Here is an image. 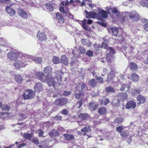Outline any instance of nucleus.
<instances>
[{"label": "nucleus", "instance_id": "11", "mask_svg": "<svg viewBox=\"0 0 148 148\" xmlns=\"http://www.w3.org/2000/svg\"><path fill=\"white\" fill-rule=\"evenodd\" d=\"M17 12L22 17L26 18L28 16L26 12L22 9L19 8L17 9Z\"/></svg>", "mask_w": 148, "mask_h": 148}, {"label": "nucleus", "instance_id": "7", "mask_svg": "<svg viewBox=\"0 0 148 148\" xmlns=\"http://www.w3.org/2000/svg\"><path fill=\"white\" fill-rule=\"evenodd\" d=\"M18 53H15L12 51L9 52L7 56L8 58L10 60L15 61L16 60L18 56Z\"/></svg>", "mask_w": 148, "mask_h": 148}, {"label": "nucleus", "instance_id": "30", "mask_svg": "<svg viewBox=\"0 0 148 148\" xmlns=\"http://www.w3.org/2000/svg\"><path fill=\"white\" fill-rule=\"evenodd\" d=\"M106 92H108L114 93L115 92L114 89L111 86L107 87L105 88Z\"/></svg>", "mask_w": 148, "mask_h": 148}, {"label": "nucleus", "instance_id": "33", "mask_svg": "<svg viewBox=\"0 0 148 148\" xmlns=\"http://www.w3.org/2000/svg\"><path fill=\"white\" fill-rule=\"evenodd\" d=\"M15 79L16 82L19 83H21L23 80L21 76L19 74H17L15 75Z\"/></svg>", "mask_w": 148, "mask_h": 148}, {"label": "nucleus", "instance_id": "58", "mask_svg": "<svg viewBox=\"0 0 148 148\" xmlns=\"http://www.w3.org/2000/svg\"><path fill=\"white\" fill-rule=\"evenodd\" d=\"M32 143H35V144L37 145L38 144H39V141L38 140V139H37V138H36V139H35V138H34V139H33L32 140Z\"/></svg>", "mask_w": 148, "mask_h": 148}, {"label": "nucleus", "instance_id": "57", "mask_svg": "<svg viewBox=\"0 0 148 148\" xmlns=\"http://www.w3.org/2000/svg\"><path fill=\"white\" fill-rule=\"evenodd\" d=\"M79 51L82 54H84L85 53V49L83 47H80L79 48Z\"/></svg>", "mask_w": 148, "mask_h": 148}, {"label": "nucleus", "instance_id": "51", "mask_svg": "<svg viewBox=\"0 0 148 148\" xmlns=\"http://www.w3.org/2000/svg\"><path fill=\"white\" fill-rule=\"evenodd\" d=\"M86 54L89 57H91L93 56V53L91 50H88L86 52Z\"/></svg>", "mask_w": 148, "mask_h": 148}, {"label": "nucleus", "instance_id": "21", "mask_svg": "<svg viewBox=\"0 0 148 148\" xmlns=\"http://www.w3.org/2000/svg\"><path fill=\"white\" fill-rule=\"evenodd\" d=\"M114 55L110 54H106V60L108 63H110L114 59Z\"/></svg>", "mask_w": 148, "mask_h": 148}, {"label": "nucleus", "instance_id": "53", "mask_svg": "<svg viewBox=\"0 0 148 148\" xmlns=\"http://www.w3.org/2000/svg\"><path fill=\"white\" fill-rule=\"evenodd\" d=\"M124 119L121 118H118L115 119L114 121L115 123L122 122L123 121Z\"/></svg>", "mask_w": 148, "mask_h": 148}, {"label": "nucleus", "instance_id": "3", "mask_svg": "<svg viewBox=\"0 0 148 148\" xmlns=\"http://www.w3.org/2000/svg\"><path fill=\"white\" fill-rule=\"evenodd\" d=\"M99 137L97 138V140L101 141L104 139L105 137L107 136V135L109 134V132L107 133L104 130H99L97 131Z\"/></svg>", "mask_w": 148, "mask_h": 148}, {"label": "nucleus", "instance_id": "16", "mask_svg": "<svg viewBox=\"0 0 148 148\" xmlns=\"http://www.w3.org/2000/svg\"><path fill=\"white\" fill-rule=\"evenodd\" d=\"M61 62L64 65H67L69 63L68 58L65 55H63L61 56L60 60V63Z\"/></svg>", "mask_w": 148, "mask_h": 148}, {"label": "nucleus", "instance_id": "19", "mask_svg": "<svg viewBox=\"0 0 148 148\" xmlns=\"http://www.w3.org/2000/svg\"><path fill=\"white\" fill-rule=\"evenodd\" d=\"M98 107L97 104H96L95 102H90L89 105V108L91 110H96Z\"/></svg>", "mask_w": 148, "mask_h": 148}, {"label": "nucleus", "instance_id": "41", "mask_svg": "<svg viewBox=\"0 0 148 148\" xmlns=\"http://www.w3.org/2000/svg\"><path fill=\"white\" fill-rule=\"evenodd\" d=\"M1 109L3 111L8 112L10 109V106L8 105L5 104L1 106Z\"/></svg>", "mask_w": 148, "mask_h": 148}, {"label": "nucleus", "instance_id": "31", "mask_svg": "<svg viewBox=\"0 0 148 148\" xmlns=\"http://www.w3.org/2000/svg\"><path fill=\"white\" fill-rule=\"evenodd\" d=\"M106 109L105 108L102 107L98 109V112L101 115H103L106 113Z\"/></svg>", "mask_w": 148, "mask_h": 148}, {"label": "nucleus", "instance_id": "44", "mask_svg": "<svg viewBox=\"0 0 148 148\" xmlns=\"http://www.w3.org/2000/svg\"><path fill=\"white\" fill-rule=\"evenodd\" d=\"M44 72L46 73H49L52 71V69L50 67L47 66L44 69Z\"/></svg>", "mask_w": 148, "mask_h": 148}, {"label": "nucleus", "instance_id": "20", "mask_svg": "<svg viewBox=\"0 0 148 148\" xmlns=\"http://www.w3.org/2000/svg\"><path fill=\"white\" fill-rule=\"evenodd\" d=\"M99 13L102 16L103 18H107L108 13L106 11H104L102 9H100L98 10Z\"/></svg>", "mask_w": 148, "mask_h": 148}, {"label": "nucleus", "instance_id": "26", "mask_svg": "<svg viewBox=\"0 0 148 148\" xmlns=\"http://www.w3.org/2000/svg\"><path fill=\"white\" fill-rule=\"evenodd\" d=\"M130 86L128 84H123L120 90H121L125 91H128L130 89Z\"/></svg>", "mask_w": 148, "mask_h": 148}, {"label": "nucleus", "instance_id": "38", "mask_svg": "<svg viewBox=\"0 0 148 148\" xmlns=\"http://www.w3.org/2000/svg\"><path fill=\"white\" fill-rule=\"evenodd\" d=\"M64 136L66 140H71L74 139L73 136L71 134H64Z\"/></svg>", "mask_w": 148, "mask_h": 148}, {"label": "nucleus", "instance_id": "39", "mask_svg": "<svg viewBox=\"0 0 148 148\" xmlns=\"http://www.w3.org/2000/svg\"><path fill=\"white\" fill-rule=\"evenodd\" d=\"M114 73L113 71H111L109 72L107 77V81L109 82L114 77Z\"/></svg>", "mask_w": 148, "mask_h": 148}, {"label": "nucleus", "instance_id": "43", "mask_svg": "<svg viewBox=\"0 0 148 148\" xmlns=\"http://www.w3.org/2000/svg\"><path fill=\"white\" fill-rule=\"evenodd\" d=\"M67 99L65 97H61L56 99L55 102H67Z\"/></svg>", "mask_w": 148, "mask_h": 148}, {"label": "nucleus", "instance_id": "60", "mask_svg": "<svg viewBox=\"0 0 148 148\" xmlns=\"http://www.w3.org/2000/svg\"><path fill=\"white\" fill-rule=\"evenodd\" d=\"M61 113L64 115H67L68 113V110L66 109H64L61 112Z\"/></svg>", "mask_w": 148, "mask_h": 148}, {"label": "nucleus", "instance_id": "2", "mask_svg": "<svg viewBox=\"0 0 148 148\" xmlns=\"http://www.w3.org/2000/svg\"><path fill=\"white\" fill-rule=\"evenodd\" d=\"M34 96V92L30 89L26 90L23 95V98L25 99H32Z\"/></svg>", "mask_w": 148, "mask_h": 148}, {"label": "nucleus", "instance_id": "28", "mask_svg": "<svg viewBox=\"0 0 148 148\" xmlns=\"http://www.w3.org/2000/svg\"><path fill=\"white\" fill-rule=\"evenodd\" d=\"M81 42L82 44L84 46H86L88 47L90 46V43L87 39H82L81 40Z\"/></svg>", "mask_w": 148, "mask_h": 148}, {"label": "nucleus", "instance_id": "24", "mask_svg": "<svg viewBox=\"0 0 148 148\" xmlns=\"http://www.w3.org/2000/svg\"><path fill=\"white\" fill-rule=\"evenodd\" d=\"M108 12L110 14V12H112L116 16L120 12L116 8H109Z\"/></svg>", "mask_w": 148, "mask_h": 148}, {"label": "nucleus", "instance_id": "54", "mask_svg": "<svg viewBox=\"0 0 148 148\" xmlns=\"http://www.w3.org/2000/svg\"><path fill=\"white\" fill-rule=\"evenodd\" d=\"M60 12L62 13L64 15H66V13L64 11V9L63 7L61 6L60 8Z\"/></svg>", "mask_w": 148, "mask_h": 148}, {"label": "nucleus", "instance_id": "46", "mask_svg": "<svg viewBox=\"0 0 148 148\" xmlns=\"http://www.w3.org/2000/svg\"><path fill=\"white\" fill-rule=\"evenodd\" d=\"M94 77L96 78L98 82L100 83H102L103 82V79L101 77H98L97 75L94 76Z\"/></svg>", "mask_w": 148, "mask_h": 148}, {"label": "nucleus", "instance_id": "12", "mask_svg": "<svg viewBox=\"0 0 148 148\" xmlns=\"http://www.w3.org/2000/svg\"><path fill=\"white\" fill-rule=\"evenodd\" d=\"M117 97H118V100L119 102L120 101L123 102L124 101L122 100L127 99V95L126 92L124 93L121 92L118 94Z\"/></svg>", "mask_w": 148, "mask_h": 148}, {"label": "nucleus", "instance_id": "8", "mask_svg": "<svg viewBox=\"0 0 148 148\" xmlns=\"http://www.w3.org/2000/svg\"><path fill=\"white\" fill-rule=\"evenodd\" d=\"M56 77L58 81L61 82L63 79V75L64 74L61 71H57L55 72Z\"/></svg>", "mask_w": 148, "mask_h": 148}, {"label": "nucleus", "instance_id": "64", "mask_svg": "<svg viewBox=\"0 0 148 148\" xmlns=\"http://www.w3.org/2000/svg\"><path fill=\"white\" fill-rule=\"evenodd\" d=\"M144 27L145 30L148 31V24H146L145 25Z\"/></svg>", "mask_w": 148, "mask_h": 148}, {"label": "nucleus", "instance_id": "15", "mask_svg": "<svg viewBox=\"0 0 148 148\" xmlns=\"http://www.w3.org/2000/svg\"><path fill=\"white\" fill-rule=\"evenodd\" d=\"M85 13L86 14V16L88 18H90L91 17L95 18L97 17V14L94 12H88L86 10H85Z\"/></svg>", "mask_w": 148, "mask_h": 148}, {"label": "nucleus", "instance_id": "27", "mask_svg": "<svg viewBox=\"0 0 148 148\" xmlns=\"http://www.w3.org/2000/svg\"><path fill=\"white\" fill-rule=\"evenodd\" d=\"M130 79L134 82H136L139 79V76L136 73H132L131 74Z\"/></svg>", "mask_w": 148, "mask_h": 148}, {"label": "nucleus", "instance_id": "14", "mask_svg": "<svg viewBox=\"0 0 148 148\" xmlns=\"http://www.w3.org/2000/svg\"><path fill=\"white\" fill-rule=\"evenodd\" d=\"M37 37L41 41H43L46 39V36L45 33L43 32L41 33L38 32L37 35Z\"/></svg>", "mask_w": 148, "mask_h": 148}, {"label": "nucleus", "instance_id": "10", "mask_svg": "<svg viewBox=\"0 0 148 148\" xmlns=\"http://www.w3.org/2000/svg\"><path fill=\"white\" fill-rule=\"evenodd\" d=\"M15 5V4L14 3L11 4L9 6H7L5 9L6 12L10 14V15L12 16L15 14L16 13V12L14 10L12 9L10 7H11L12 5Z\"/></svg>", "mask_w": 148, "mask_h": 148}, {"label": "nucleus", "instance_id": "1", "mask_svg": "<svg viewBox=\"0 0 148 148\" xmlns=\"http://www.w3.org/2000/svg\"><path fill=\"white\" fill-rule=\"evenodd\" d=\"M44 82L46 83L49 86H53L55 89H56L55 86L56 82L51 75L49 74L46 76V79Z\"/></svg>", "mask_w": 148, "mask_h": 148}, {"label": "nucleus", "instance_id": "55", "mask_svg": "<svg viewBox=\"0 0 148 148\" xmlns=\"http://www.w3.org/2000/svg\"><path fill=\"white\" fill-rule=\"evenodd\" d=\"M71 94V92L70 91H65L63 93L64 95L65 96H67L70 95Z\"/></svg>", "mask_w": 148, "mask_h": 148}, {"label": "nucleus", "instance_id": "6", "mask_svg": "<svg viewBox=\"0 0 148 148\" xmlns=\"http://www.w3.org/2000/svg\"><path fill=\"white\" fill-rule=\"evenodd\" d=\"M129 14L130 18L132 20L137 21L140 19L139 15L135 11L130 13Z\"/></svg>", "mask_w": 148, "mask_h": 148}, {"label": "nucleus", "instance_id": "22", "mask_svg": "<svg viewBox=\"0 0 148 148\" xmlns=\"http://www.w3.org/2000/svg\"><path fill=\"white\" fill-rule=\"evenodd\" d=\"M136 102H127L126 105V108L127 109L135 108L136 106Z\"/></svg>", "mask_w": 148, "mask_h": 148}, {"label": "nucleus", "instance_id": "4", "mask_svg": "<svg viewBox=\"0 0 148 148\" xmlns=\"http://www.w3.org/2000/svg\"><path fill=\"white\" fill-rule=\"evenodd\" d=\"M27 64L28 63L27 61L23 60L17 61L14 63L15 67L18 69H20L25 67Z\"/></svg>", "mask_w": 148, "mask_h": 148}, {"label": "nucleus", "instance_id": "25", "mask_svg": "<svg viewBox=\"0 0 148 148\" xmlns=\"http://www.w3.org/2000/svg\"><path fill=\"white\" fill-rule=\"evenodd\" d=\"M129 66L130 69L133 71H136L138 68L137 65L136 63L133 62L130 63Z\"/></svg>", "mask_w": 148, "mask_h": 148}, {"label": "nucleus", "instance_id": "40", "mask_svg": "<svg viewBox=\"0 0 148 148\" xmlns=\"http://www.w3.org/2000/svg\"><path fill=\"white\" fill-rule=\"evenodd\" d=\"M34 61L36 63L41 64L42 61V60L41 57H35L33 59Z\"/></svg>", "mask_w": 148, "mask_h": 148}, {"label": "nucleus", "instance_id": "36", "mask_svg": "<svg viewBox=\"0 0 148 148\" xmlns=\"http://www.w3.org/2000/svg\"><path fill=\"white\" fill-rule=\"evenodd\" d=\"M114 50L111 47H109L107 48L106 54H110L111 55H114Z\"/></svg>", "mask_w": 148, "mask_h": 148}, {"label": "nucleus", "instance_id": "29", "mask_svg": "<svg viewBox=\"0 0 148 148\" xmlns=\"http://www.w3.org/2000/svg\"><path fill=\"white\" fill-rule=\"evenodd\" d=\"M52 62L54 64H58L60 63V60L59 58L57 56H53L52 59Z\"/></svg>", "mask_w": 148, "mask_h": 148}, {"label": "nucleus", "instance_id": "34", "mask_svg": "<svg viewBox=\"0 0 148 148\" xmlns=\"http://www.w3.org/2000/svg\"><path fill=\"white\" fill-rule=\"evenodd\" d=\"M78 117L83 120H85L89 117V116L87 113L81 114Z\"/></svg>", "mask_w": 148, "mask_h": 148}, {"label": "nucleus", "instance_id": "18", "mask_svg": "<svg viewBox=\"0 0 148 148\" xmlns=\"http://www.w3.org/2000/svg\"><path fill=\"white\" fill-rule=\"evenodd\" d=\"M109 32H111L114 36H118V29L116 27H111L109 30Z\"/></svg>", "mask_w": 148, "mask_h": 148}, {"label": "nucleus", "instance_id": "63", "mask_svg": "<svg viewBox=\"0 0 148 148\" xmlns=\"http://www.w3.org/2000/svg\"><path fill=\"white\" fill-rule=\"evenodd\" d=\"M38 133L39 134L38 136L39 137L43 136V134H44V132L41 130H39L38 131Z\"/></svg>", "mask_w": 148, "mask_h": 148}, {"label": "nucleus", "instance_id": "48", "mask_svg": "<svg viewBox=\"0 0 148 148\" xmlns=\"http://www.w3.org/2000/svg\"><path fill=\"white\" fill-rule=\"evenodd\" d=\"M129 133L127 131H123L121 134V135L122 137H127Z\"/></svg>", "mask_w": 148, "mask_h": 148}, {"label": "nucleus", "instance_id": "49", "mask_svg": "<svg viewBox=\"0 0 148 148\" xmlns=\"http://www.w3.org/2000/svg\"><path fill=\"white\" fill-rule=\"evenodd\" d=\"M81 131L82 132H90L91 130L89 127H86L82 129Z\"/></svg>", "mask_w": 148, "mask_h": 148}, {"label": "nucleus", "instance_id": "32", "mask_svg": "<svg viewBox=\"0 0 148 148\" xmlns=\"http://www.w3.org/2000/svg\"><path fill=\"white\" fill-rule=\"evenodd\" d=\"M89 84L92 87H95L96 86L97 83L95 80L93 79L88 81Z\"/></svg>", "mask_w": 148, "mask_h": 148}, {"label": "nucleus", "instance_id": "61", "mask_svg": "<svg viewBox=\"0 0 148 148\" xmlns=\"http://www.w3.org/2000/svg\"><path fill=\"white\" fill-rule=\"evenodd\" d=\"M81 93H80L77 92L75 93V95L76 98L77 99H79L81 96Z\"/></svg>", "mask_w": 148, "mask_h": 148}, {"label": "nucleus", "instance_id": "13", "mask_svg": "<svg viewBox=\"0 0 148 148\" xmlns=\"http://www.w3.org/2000/svg\"><path fill=\"white\" fill-rule=\"evenodd\" d=\"M34 89L36 92H39L42 89V86L40 82H38L34 86Z\"/></svg>", "mask_w": 148, "mask_h": 148}, {"label": "nucleus", "instance_id": "5", "mask_svg": "<svg viewBox=\"0 0 148 148\" xmlns=\"http://www.w3.org/2000/svg\"><path fill=\"white\" fill-rule=\"evenodd\" d=\"M75 89L77 91H81L83 90L84 89L87 90L88 91L89 90L86 86V84L83 83L81 82L77 84L75 87Z\"/></svg>", "mask_w": 148, "mask_h": 148}, {"label": "nucleus", "instance_id": "9", "mask_svg": "<svg viewBox=\"0 0 148 148\" xmlns=\"http://www.w3.org/2000/svg\"><path fill=\"white\" fill-rule=\"evenodd\" d=\"M36 77L42 82H44L46 80V76L42 72H38L36 73Z\"/></svg>", "mask_w": 148, "mask_h": 148}, {"label": "nucleus", "instance_id": "62", "mask_svg": "<svg viewBox=\"0 0 148 148\" xmlns=\"http://www.w3.org/2000/svg\"><path fill=\"white\" fill-rule=\"evenodd\" d=\"M52 134L53 135L55 136H58V131L56 130H53L52 132Z\"/></svg>", "mask_w": 148, "mask_h": 148}, {"label": "nucleus", "instance_id": "35", "mask_svg": "<svg viewBox=\"0 0 148 148\" xmlns=\"http://www.w3.org/2000/svg\"><path fill=\"white\" fill-rule=\"evenodd\" d=\"M137 99L139 102H145L146 101L145 97L142 95H138L137 97Z\"/></svg>", "mask_w": 148, "mask_h": 148}, {"label": "nucleus", "instance_id": "50", "mask_svg": "<svg viewBox=\"0 0 148 148\" xmlns=\"http://www.w3.org/2000/svg\"><path fill=\"white\" fill-rule=\"evenodd\" d=\"M0 46H2L3 47H7L8 46V44L7 43V41L6 40H4V41L3 42H0Z\"/></svg>", "mask_w": 148, "mask_h": 148}, {"label": "nucleus", "instance_id": "56", "mask_svg": "<svg viewBox=\"0 0 148 148\" xmlns=\"http://www.w3.org/2000/svg\"><path fill=\"white\" fill-rule=\"evenodd\" d=\"M107 44L106 43L103 42L101 43V48H104L105 49H107Z\"/></svg>", "mask_w": 148, "mask_h": 148}, {"label": "nucleus", "instance_id": "45", "mask_svg": "<svg viewBox=\"0 0 148 148\" xmlns=\"http://www.w3.org/2000/svg\"><path fill=\"white\" fill-rule=\"evenodd\" d=\"M141 90L140 88L135 89H133L132 91V94L133 95L136 94H139L141 92Z\"/></svg>", "mask_w": 148, "mask_h": 148}, {"label": "nucleus", "instance_id": "42", "mask_svg": "<svg viewBox=\"0 0 148 148\" xmlns=\"http://www.w3.org/2000/svg\"><path fill=\"white\" fill-rule=\"evenodd\" d=\"M45 6L49 11H53L54 8L52 5L50 3H47L45 4Z\"/></svg>", "mask_w": 148, "mask_h": 148}, {"label": "nucleus", "instance_id": "23", "mask_svg": "<svg viewBox=\"0 0 148 148\" xmlns=\"http://www.w3.org/2000/svg\"><path fill=\"white\" fill-rule=\"evenodd\" d=\"M56 19L58 20L59 22L61 23L64 22V19L60 13L57 12L56 14Z\"/></svg>", "mask_w": 148, "mask_h": 148}, {"label": "nucleus", "instance_id": "52", "mask_svg": "<svg viewBox=\"0 0 148 148\" xmlns=\"http://www.w3.org/2000/svg\"><path fill=\"white\" fill-rule=\"evenodd\" d=\"M147 3L145 0H142L140 1V5L143 7L148 6Z\"/></svg>", "mask_w": 148, "mask_h": 148}, {"label": "nucleus", "instance_id": "59", "mask_svg": "<svg viewBox=\"0 0 148 148\" xmlns=\"http://www.w3.org/2000/svg\"><path fill=\"white\" fill-rule=\"evenodd\" d=\"M123 129L122 127L121 126H119L116 128L117 132L119 133H121Z\"/></svg>", "mask_w": 148, "mask_h": 148}, {"label": "nucleus", "instance_id": "37", "mask_svg": "<svg viewBox=\"0 0 148 148\" xmlns=\"http://www.w3.org/2000/svg\"><path fill=\"white\" fill-rule=\"evenodd\" d=\"M81 25L82 27L86 30L89 31V29L88 28V25L86 24V20H84L83 21Z\"/></svg>", "mask_w": 148, "mask_h": 148}, {"label": "nucleus", "instance_id": "17", "mask_svg": "<svg viewBox=\"0 0 148 148\" xmlns=\"http://www.w3.org/2000/svg\"><path fill=\"white\" fill-rule=\"evenodd\" d=\"M125 13L120 12L116 16L122 23H123L125 19Z\"/></svg>", "mask_w": 148, "mask_h": 148}, {"label": "nucleus", "instance_id": "47", "mask_svg": "<svg viewBox=\"0 0 148 148\" xmlns=\"http://www.w3.org/2000/svg\"><path fill=\"white\" fill-rule=\"evenodd\" d=\"M23 136L25 138L30 140L32 138L33 136L31 134L26 133L23 134Z\"/></svg>", "mask_w": 148, "mask_h": 148}]
</instances>
